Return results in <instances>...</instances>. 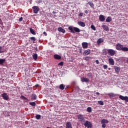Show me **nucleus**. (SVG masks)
<instances>
[{
	"mask_svg": "<svg viewBox=\"0 0 128 128\" xmlns=\"http://www.w3.org/2000/svg\"><path fill=\"white\" fill-rule=\"evenodd\" d=\"M30 40H32V42H36V38H34V37L30 38Z\"/></svg>",
	"mask_w": 128,
	"mask_h": 128,
	"instance_id": "72a5a7b5",
	"label": "nucleus"
},
{
	"mask_svg": "<svg viewBox=\"0 0 128 128\" xmlns=\"http://www.w3.org/2000/svg\"><path fill=\"white\" fill-rule=\"evenodd\" d=\"M108 120H107L106 119H103L102 122H101V124H108Z\"/></svg>",
	"mask_w": 128,
	"mask_h": 128,
	"instance_id": "a211bd4d",
	"label": "nucleus"
},
{
	"mask_svg": "<svg viewBox=\"0 0 128 128\" xmlns=\"http://www.w3.org/2000/svg\"><path fill=\"white\" fill-rule=\"evenodd\" d=\"M119 98H120V100H123L124 96H120Z\"/></svg>",
	"mask_w": 128,
	"mask_h": 128,
	"instance_id": "ea45409f",
	"label": "nucleus"
},
{
	"mask_svg": "<svg viewBox=\"0 0 128 128\" xmlns=\"http://www.w3.org/2000/svg\"><path fill=\"white\" fill-rule=\"evenodd\" d=\"M124 48V46L120 44H118L116 46V48L118 50H122V48Z\"/></svg>",
	"mask_w": 128,
	"mask_h": 128,
	"instance_id": "423d86ee",
	"label": "nucleus"
},
{
	"mask_svg": "<svg viewBox=\"0 0 128 128\" xmlns=\"http://www.w3.org/2000/svg\"><path fill=\"white\" fill-rule=\"evenodd\" d=\"M73 84H76V82H73Z\"/></svg>",
	"mask_w": 128,
	"mask_h": 128,
	"instance_id": "864d4df0",
	"label": "nucleus"
},
{
	"mask_svg": "<svg viewBox=\"0 0 128 128\" xmlns=\"http://www.w3.org/2000/svg\"><path fill=\"white\" fill-rule=\"evenodd\" d=\"M81 81L82 82H90V80L87 78H81Z\"/></svg>",
	"mask_w": 128,
	"mask_h": 128,
	"instance_id": "9b49d317",
	"label": "nucleus"
},
{
	"mask_svg": "<svg viewBox=\"0 0 128 128\" xmlns=\"http://www.w3.org/2000/svg\"><path fill=\"white\" fill-rule=\"evenodd\" d=\"M22 20H24V18H20V20H19V22H22Z\"/></svg>",
	"mask_w": 128,
	"mask_h": 128,
	"instance_id": "de8ad7c7",
	"label": "nucleus"
},
{
	"mask_svg": "<svg viewBox=\"0 0 128 128\" xmlns=\"http://www.w3.org/2000/svg\"><path fill=\"white\" fill-rule=\"evenodd\" d=\"M2 97L5 100H8V94H2Z\"/></svg>",
	"mask_w": 128,
	"mask_h": 128,
	"instance_id": "0eeeda50",
	"label": "nucleus"
},
{
	"mask_svg": "<svg viewBox=\"0 0 128 128\" xmlns=\"http://www.w3.org/2000/svg\"><path fill=\"white\" fill-rule=\"evenodd\" d=\"M102 28H104V30H106V32L110 31V28H108V26L106 25H102Z\"/></svg>",
	"mask_w": 128,
	"mask_h": 128,
	"instance_id": "6e6552de",
	"label": "nucleus"
},
{
	"mask_svg": "<svg viewBox=\"0 0 128 128\" xmlns=\"http://www.w3.org/2000/svg\"><path fill=\"white\" fill-rule=\"evenodd\" d=\"M82 46L83 48H88V44L87 42H83Z\"/></svg>",
	"mask_w": 128,
	"mask_h": 128,
	"instance_id": "1a4fd4ad",
	"label": "nucleus"
},
{
	"mask_svg": "<svg viewBox=\"0 0 128 128\" xmlns=\"http://www.w3.org/2000/svg\"><path fill=\"white\" fill-rule=\"evenodd\" d=\"M108 53L109 54L110 56H114L116 55V51L113 50H108Z\"/></svg>",
	"mask_w": 128,
	"mask_h": 128,
	"instance_id": "20e7f679",
	"label": "nucleus"
},
{
	"mask_svg": "<svg viewBox=\"0 0 128 128\" xmlns=\"http://www.w3.org/2000/svg\"><path fill=\"white\" fill-rule=\"evenodd\" d=\"M96 64H100V61H98V60H96Z\"/></svg>",
	"mask_w": 128,
	"mask_h": 128,
	"instance_id": "a18cd8bd",
	"label": "nucleus"
},
{
	"mask_svg": "<svg viewBox=\"0 0 128 128\" xmlns=\"http://www.w3.org/2000/svg\"><path fill=\"white\" fill-rule=\"evenodd\" d=\"M88 76L90 78H92V73H90L88 74Z\"/></svg>",
	"mask_w": 128,
	"mask_h": 128,
	"instance_id": "4c0bfd02",
	"label": "nucleus"
},
{
	"mask_svg": "<svg viewBox=\"0 0 128 128\" xmlns=\"http://www.w3.org/2000/svg\"><path fill=\"white\" fill-rule=\"evenodd\" d=\"M68 30L70 31V32H72V34H76V32H80V30L78 28H73L72 26H70L68 28Z\"/></svg>",
	"mask_w": 128,
	"mask_h": 128,
	"instance_id": "f257e3e1",
	"label": "nucleus"
},
{
	"mask_svg": "<svg viewBox=\"0 0 128 128\" xmlns=\"http://www.w3.org/2000/svg\"><path fill=\"white\" fill-rule=\"evenodd\" d=\"M22 100H28V98H26V97L24 96H22Z\"/></svg>",
	"mask_w": 128,
	"mask_h": 128,
	"instance_id": "79ce46f5",
	"label": "nucleus"
},
{
	"mask_svg": "<svg viewBox=\"0 0 128 128\" xmlns=\"http://www.w3.org/2000/svg\"><path fill=\"white\" fill-rule=\"evenodd\" d=\"M90 60V57L88 56L85 58V60L88 61Z\"/></svg>",
	"mask_w": 128,
	"mask_h": 128,
	"instance_id": "58836bf2",
	"label": "nucleus"
},
{
	"mask_svg": "<svg viewBox=\"0 0 128 128\" xmlns=\"http://www.w3.org/2000/svg\"><path fill=\"white\" fill-rule=\"evenodd\" d=\"M112 22V18L108 17L106 20V22Z\"/></svg>",
	"mask_w": 128,
	"mask_h": 128,
	"instance_id": "cd10ccee",
	"label": "nucleus"
},
{
	"mask_svg": "<svg viewBox=\"0 0 128 128\" xmlns=\"http://www.w3.org/2000/svg\"><path fill=\"white\" fill-rule=\"evenodd\" d=\"M123 100H125V102H128V96L124 97Z\"/></svg>",
	"mask_w": 128,
	"mask_h": 128,
	"instance_id": "7c9ffc66",
	"label": "nucleus"
},
{
	"mask_svg": "<svg viewBox=\"0 0 128 128\" xmlns=\"http://www.w3.org/2000/svg\"><path fill=\"white\" fill-rule=\"evenodd\" d=\"M58 32H62V34H66V30L62 28H58Z\"/></svg>",
	"mask_w": 128,
	"mask_h": 128,
	"instance_id": "4468645a",
	"label": "nucleus"
},
{
	"mask_svg": "<svg viewBox=\"0 0 128 128\" xmlns=\"http://www.w3.org/2000/svg\"><path fill=\"white\" fill-rule=\"evenodd\" d=\"M30 106H36V102H31L30 104Z\"/></svg>",
	"mask_w": 128,
	"mask_h": 128,
	"instance_id": "e433bc0d",
	"label": "nucleus"
},
{
	"mask_svg": "<svg viewBox=\"0 0 128 128\" xmlns=\"http://www.w3.org/2000/svg\"><path fill=\"white\" fill-rule=\"evenodd\" d=\"M38 85H36V88H38Z\"/></svg>",
	"mask_w": 128,
	"mask_h": 128,
	"instance_id": "6e6d98bb",
	"label": "nucleus"
},
{
	"mask_svg": "<svg viewBox=\"0 0 128 128\" xmlns=\"http://www.w3.org/2000/svg\"><path fill=\"white\" fill-rule=\"evenodd\" d=\"M38 54H35L33 55V58L34 60H38Z\"/></svg>",
	"mask_w": 128,
	"mask_h": 128,
	"instance_id": "c85d7f7f",
	"label": "nucleus"
},
{
	"mask_svg": "<svg viewBox=\"0 0 128 128\" xmlns=\"http://www.w3.org/2000/svg\"><path fill=\"white\" fill-rule=\"evenodd\" d=\"M6 62V59H0V64H4Z\"/></svg>",
	"mask_w": 128,
	"mask_h": 128,
	"instance_id": "412c9836",
	"label": "nucleus"
},
{
	"mask_svg": "<svg viewBox=\"0 0 128 128\" xmlns=\"http://www.w3.org/2000/svg\"><path fill=\"white\" fill-rule=\"evenodd\" d=\"M87 112H89L90 114V112H92V108L88 107L87 108Z\"/></svg>",
	"mask_w": 128,
	"mask_h": 128,
	"instance_id": "5701e85b",
	"label": "nucleus"
},
{
	"mask_svg": "<svg viewBox=\"0 0 128 128\" xmlns=\"http://www.w3.org/2000/svg\"><path fill=\"white\" fill-rule=\"evenodd\" d=\"M64 84H61L60 86V90H64Z\"/></svg>",
	"mask_w": 128,
	"mask_h": 128,
	"instance_id": "a878e982",
	"label": "nucleus"
},
{
	"mask_svg": "<svg viewBox=\"0 0 128 128\" xmlns=\"http://www.w3.org/2000/svg\"><path fill=\"white\" fill-rule=\"evenodd\" d=\"M109 64L111 66H114V60L112 58H110L109 59Z\"/></svg>",
	"mask_w": 128,
	"mask_h": 128,
	"instance_id": "f8f14e48",
	"label": "nucleus"
},
{
	"mask_svg": "<svg viewBox=\"0 0 128 128\" xmlns=\"http://www.w3.org/2000/svg\"><path fill=\"white\" fill-rule=\"evenodd\" d=\"M90 54V50H86L84 52V54H85L86 56H88Z\"/></svg>",
	"mask_w": 128,
	"mask_h": 128,
	"instance_id": "dca6fc26",
	"label": "nucleus"
},
{
	"mask_svg": "<svg viewBox=\"0 0 128 128\" xmlns=\"http://www.w3.org/2000/svg\"><path fill=\"white\" fill-rule=\"evenodd\" d=\"M78 24L80 26H82V28H84L86 26V24H84V22H78Z\"/></svg>",
	"mask_w": 128,
	"mask_h": 128,
	"instance_id": "9d476101",
	"label": "nucleus"
},
{
	"mask_svg": "<svg viewBox=\"0 0 128 128\" xmlns=\"http://www.w3.org/2000/svg\"><path fill=\"white\" fill-rule=\"evenodd\" d=\"M100 22H104L106 20V18H104V15H100Z\"/></svg>",
	"mask_w": 128,
	"mask_h": 128,
	"instance_id": "ddd939ff",
	"label": "nucleus"
},
{
	"mask_svg": "<svg viewBox=\"0 0 128 128\" xmlns=\"http://www.w3.org/2000/svg\"><path fill=\"white\" fill-rule=\"evenodd\" d=\"M78 118L79 122H80L82 124H84V122H86V120L84 119V117L83 115L80 114L78 116Z\"/></svg>",
	"mask_w": 128,
	"mask_h": 128,
	"instance_id": "f03ea898",
	"label": "nucleus"
},
{
	"mask_svg": "<svg viewBox=\"0 0 128 128\" xmlns=\"http://www.w3.org/2000/svg\"><path fill=\"white\" fill-rule=\"evenodd\" d=\"M110 98H114L116 96V94H114V93H110L108 94Z\"/></svg>",
	"mask_w": 128,
	"mask_h": 128,
	"instance_id": "393cba45",
	"label": "nucleus"
},
{
	"mask_svg": "<svg viewBox=\"0 0 128 128\" xmlns=\"http://www.w3.org/2000/svg\"><path fill=\"white\" fill-rule=\"evenodd\" d=\"M58 66H64V62H60Z\"/></svg>",
	"mask_w": 128,
	"mask_h": 128,
	"instance_id": "a19ab883",
	"label": "nucleus"
},
{
	"mask_svg": "<svg viewBox=\"0 0 128 128\" xmlns=\"http://www.w3.org/2000/svg\"><path fill=\"white\" fill-rule=\"evenodd\" d=\"M84 122L85 123L84 124V126H86V128H92V122L88 121H85Z\"/></svg>",
	"mask_w": 128,
	"mask_h": 128,
	"instance_id": "7ed1b4c3",
	"label": "nucleus"
},
{
	"mask_svg": "<svg viewBox=\"0 0 128 128\" xmlns=\"http://www.w3.org/2000/svg\"><path fill=\"white\" fill-rule=\"evenodd\" d=\"M96 94L98 96H100V93H99V92H96Z\"/></svg>",
	"mask_w": 128,
	"mask_h": 128,
	"instance_id": "603ef678",
	"label": "nucleus"
},
{
	"mask_svg": "<svg viewBox=\"0 0 128 128\" xmlns=\"http://www.w3.org/2000/svg\"><path fill=\"white\" fill-rule=\"evenodd\" d=\"M36 120H40V118H42V116L40 115H36Z\"/></svg>",
	"mask_w": 128,
	"mask_h": 128,
	"instance_id": "2f4dec72",
	"label": "nucleus"
},
{
	"mask_svg": "<svg viewBox=\"0 0 128 128\" xmlns=\"http://www.w3.org/2000/svg\"><path fill=\"white\" fill-rule=\"evenodd\" d=\"M88 4L90 6L91 8H94V4L92 2H88Z\"/></svg>",
	"mask_w": 128,
	"mask_h": 128,
	"instance_id": "473e14b6",
	"label": "nucleus"
},
{
	"mask_svg": "<svg viewBox=\"0 0 128 128\" xmlns=\"http://www.w3.org/2000/svg\"><path fill=\"white\" fill-rule=\"evenodd\" d=\"M30 32L32 34H34V36H36V32H34V30L32 28L30 29Z\"/></svg>",
	"mask_w": 128,
	"mask_h": 128,
	"instance_id": "aec40b11",
	"label": "nucleus"
},
{
	"mask_svg": "<svg viewBox=\"0 0 128 128\" xmlns=\"http://www.w3.org/2000/svg\"><path fill=\"white\" fill-rule=\"evenodd\" d=\"M54 58H55V60H62V56L57 54L54 55Z\"/></svg>",
	"mask_w": 128,
	"mask_h": 128,
	"instance_id": "f3484780",
	"label": "nucleus"
},
{
	"mask_svg": "<svg viewBox=\"0 0 128 128\" xmlns=\"http://www.w3.org/2000/svg\"><path fill=\"white\" fill-rule=\"evenodd\" d=\"M4 52L2 50V47L0 46V54H4Z\"/></svg>",
	"mask_w": 128,
	"mask_h": 128,
	"instance_id": "f704fd0d",
	"label": "nucleus"
},
{
	"mask_svg": "<svg viewBox=\"0 0 128 128\" xmlns=\"http://www.w3.org/2000/svg\"><path fill=\"white\" fill-rule=\"evenodd\" d=\"M44 34H45L46 36H47L46 32H44Z\"/></svg>",
	"mask_w": 128,
	"mask_h": 128,
	"instance_id": "3c124183",
	"label": "nucleus"
},
{
	"mask_svg": "<svg viewBox=\"0 0 128 128\" xmlns=\"http://www.w3.org/2000/svg\"><path fill=\"white\" fill-rule=\"evenodd\" d=\"M68 88V86H67V88Z\"/></svg>",
	"mask_w": 128,
	"mask_h": 128,
	"instance_id": "4d7b16f0",
	"label": "nucleus"
},
{
	"mask_svg": "<svg viewBox=\"0 0 128 128\" xmlns=\"http://www.w3.org/2000/svg\"><path fill=\"white\" fill-rule=\"evenodd\" d=\"M79 16H84V14L80 13V14H79Z\"/></svg>",
	"mask_w": 128,
	"mask_h": 128,
	"instance_id": "49530a36",
	"label": "nucleus"
},
{
	"mask_svg": "<svg viewBox=\"0 0 128 128\" xmlns=\"http://www.w3.org/2000/svg\"><path fill=\"white\" fill-rule=\"evenodd\" d=\"M32 100H36V95L33 94L32 95Z\"/></svg>",
	"mask_w": 128,
	"mask_h": 128,
	"instance_id": "bb28decb",
	"label": "nucleus"
},
{
	"mask_svg": "<svg viewBox=\"0 0 128 128\" xmlns=\"http://www.w3.org/2000/svg\"><path fill=\"white\" fill-rule=\"evenodd\" d=\"M52 14H56V12H52Z\"/></svg>",
	"mask_w": 128,
	"mask_h": 128,
	"instance_id": "8fccbe9b",
	"label": "nucleus"
},
{
	"mask_svg": "<svg viewBox=\"0 0 128 128\" xmlns=\"http://www.w3.org/2000/svg\"><path fill=\"white\" fill-rule=\"evenodd\" d=\"M104 70H106L108 68V66L104 65Z\"/></svg>",
	"mask_w": 128,
	"mask_h": 128,
	"instance_id": "c03bdc74",
	"label": "nucleus"
},
{
	"mask_svg": "<svg viewBox=\"0 0 128 128\" xmlns=\"http://www.w3.org/2000/svg\"><path fill=\"white\" fill-rule=\"evenodd\" d=\"M98 103L100 104V106H104V104L102 101H98Z\"/></svg>",
	"mask_w": 128,
	"mask_h": 128,
	"instance_id": "c9c22d12",
	"label": "nucleus"
},
{
	"mask_svg": "<svg viewBox=\"0 0 128 128\" xmlns=\"http://www.w3.org/2000/svg\"><path fill=\"white\" fill-rule=\"evenodd\" d=\"M126 62H127V64H128V58L126 60Z\"/></svg>",
	"mask_w": 128,
	"mask_h": 128,
	"instance_id": "5fc2aeb1",
	"label": "nucleus"
},
{
	"mask_svg": "<svg viewBox=\"0 0 128 128\" xmlns=\"http://www.w3.org/2000/svg\"><path fill=\"white\" fill-rule=\"evenodd\" d=\"M102 128H106V124H102Z\"/></svg>",
	"mask_w": 128,
	"mask_h": 128,
	"instance_id": "37998d69",
	"label": "nucleus"
},
{
	"mask_svg": "<svg viewBox=\"0 0 128 128\" xmlns=\"http://www.w3.org/2000/svg\"><path fill=\"white\" fill-rule=\"evenodd\" d=\"M66 128H72V124L70 122H68L66 124Z\"/></svg>",
	"mask_w": 128,
	"mask_h": 128,
	"instance_id": "4be33fe9",
	"label": "nucleus"
},
{
	"mask_svg": "<svg viewBox=\"0 0 128 128\" xmlns=\"http://www.w3.org/2000/svg\"><path fill=\"white\" fill-rule=\"evenodd\" d=\"M91 28H92V30H94V31L96 30V26H94V25H92V26H91Z\"/></svg>",
	"mask_w": 128,
	"mask_h": 128,
	"instance_id": "c756f323",
	"label": "nucleus"
},
{
	"mask_svg": "<svg viewBox=\"0 0 128 128\" xmlns=\"http://www.w3.org/2000/svg\"><path fill=\"white\" fill-rule=\"evenodd\" d=\"M114 70H115L116 72V74H118V72H120V68H118V66H115Z\"/></svg>",
	"mask_w": 128,
	"mask_h": 128,
	"instance_id": "2eb2a0df",
	"label": "nucleus"
},
{
	"mask_svg": "<svg viewBox=\"0 0 128 128\" xmlns=\"http://www.w3.org/2000/svg\"><path fill=\"white\" fill-rule=\"evenodd\" d=\"M85 13L86 14H88V10L85 11Z\"/></svg>",
	"mask_w": 128,
	"mask_h": 128,
	"instance_id": "09e8293b",
	"label": "nucleus"
},
{
	"mask_svg": "<svg viewBox=\"0 0 128 128\" xmlns=\"http://www.w3.org/2000/svg\"><path fill=\"white\" fill-rule=\"evenodd\" d=\"M102 42H104V40L102 38H100L98 40V44L100 45Z\"/></svg>",
	"mask_w": 128,
	"mask_h": 128,
	"instance_id": "6ab92c4d",
	"label": "nucleus"
},
{
	"mask_svg": "<svg viewBox=\"0 0 128 128\" xmlns=\"http://www.w3.org/2000/svg\"><path fill=\"white\" fill-rule=\"evenodd\" d=\"M32 9L34 10V14H38V12H40V8L38 6H34Z\"/></svg>",
	"mask_w": 128,
	"mask_h": 128,
	"instance_id": "39448f33",
	"label": "nucleus"
},
{
	"mask_svg": "<svg viewBox=\"0 0 128 128\" xmlns=\"http://www.w3.org/2000/svg\"><path fill=\"white\" fill-rule=\"evenodd\" d=\"M122 50L125 52H128V48L126 47H123Z\"/></svg>",
	"mask_w": 128,
	"mask_h": 128,
	"instance_id": "b1692460",
	"label": "nucleus"
}]
</instances>
